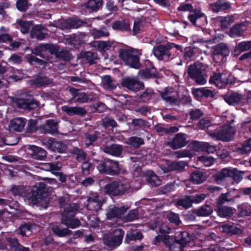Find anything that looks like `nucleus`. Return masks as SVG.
I'll return each mask as SVG.
<instances>
[{"instance_id": "f257e3e1", "label": "nucleus", "mask_w": 251, "mask_h": 251, "mask_svg": "<svg viewBox=\"0 0 251 251\" xmlns=\"http://www.w3.org/2000/svg\"><path fill=\"white\" fill-rule=\"evenodd\" d=\"M181 238L176 240L175 244L171 245L173 242V239L168 235H160L157 236L154 239V243L156 244L162 242L169 246L171 251H182V247L185 246L191 240V237L187 232L180 233Z\"/></svg>"}, {"instance_id": "f03ea898", "label": "nucleus", "mask_w": 251, "mask_h": 251, "mask_svg": "<svg viewBox=\"0 0 251 251\" xmlns=\"http://www.w3.org/2000/svg\"><path fill=\"white\" fill-rule=\"evenodd\" d=\"M130 187L127 180L119 179L106 184L104 186L103 191L105 194L110 196H119L127 192Z\"/></svg>"}, {"instance_id": "7ed1b4c3", "label": "nucleus", "mask_w": 251, "mask_h": 251, "mask_svg": "<svg viewBox=\"0 0 251 251\" xmlns=\"http://www.w3.org/2000/svg\"><path fill=\"white\" fill-rule=\"evenodd\" d=\"M77 204L72 203L66 207L62 214L61 223L68 227L75 228L80 226L79 221L74 218L78 209Z\"/></svg>"}, {"instance_id": "20e7f679", "label": "nucleus", "mask_w": 251, "mask_h": 251, "mask_svg": "<svg viewBox=\"0 0 251 251\" xmlns=\"http://www.w3.org/2000/svg\"><path fill=\"white\" fill-rule=\"evenodd\" d=\"M139 53L131 49H121L119 50V57L123 62L130 67L138 69L140 66Z\"/></svg>"}, {"instance_id": "39448f33", "label": "nucleus", "mask_w": 251, "mask_h": 251, "mask_svg": "<svg viewBox=\"0 0 251 251\" xmlns=\"http://www.w3.org/2000/svg\"><path fill=\"white\" fill-rule=\"evenodd\" d=\"M235 130L234 127L228 125H225L220 129L209 135L213 139L224 141H229L233 138Z\"/></svg>"}, {"instance_id": "423d86ee", "label": "nucleus", "mask_w": 251, "mask_h": 251, "mask_svg": "<svg viewBox=\"0 0 251 251\" xmlns=\"http://www.w3.org/2000/svg\"><path fill=\"white\" fill-rule=\"evenodd\" d=\"M124 234V231L121 229H116L112 234H105L104 244L110 247H117L121 244Z\"/></svg>"}, {"instance_id": "0eeeda50", "label": "nucleus", "mask_w": 251, "mask_h": 251, "mask_svg": "<svg viewBox=\"0 0 251 251\" xmlns=\"http://www.w3.org/2000/svg\"><path fill=\"white\" fill-rule=\"evenodd\" d=\"M39 186H34L31 192L26 196V199L33 204L41 202V196L43 194L46 185L44 182H40Z\"/></svg>"}, {"instance_id": "6e6552de", "label": "nucleus", "mask_w": 251, "mask_h": 251, "mask_svg": "<svg viewBox=\"0 0 251 251\" xmlns=\"http://www.w3.org/2000/svg\"><path fill=\"white\" fill-rule=\"evenodd\" d=\"M103 199L97 193H91L87 199V208L92 211H98L101 208Z\"/></svg>"}, {"instance_id": "1a4fd4ad", "label": "nucleus", "mask_w": 251, "mask_h": 251, "mask_svg": "<svg viewBox=\"0 0 251 251\" xmlns=\"http://www.w3.org/2000/svg\"><path fill=\"white\" fill-rule=\"evenodd\" d=\"M42 143L48 149L60 153L63 152L66 148V145L61 142L56 141L53 138L44 139Z\"/></svg>"}, {"instance_id": "9d476101", "label": "nucleus", "mask_w": 251, "mask_h": 251, "mask_svg": "<svg viewBox=\"0 0 251 251\" xmlns=\"http://www.w3.org/2000/svg\"><path fill=\"white\" fill-rule=\"evenodd\" d=\"M229 51L226 45L220 44L215 46L213 49V59L217 62L222 60L224 56L228 54Z\"/></svg>"}, {"instance_id": "9b49d317", "label": "nucleus", "mask_w": 251, "mask_h": 251, "mask_svg": "<svg viewBox=\"0 0 251 251\" xmlns=\"http://www.w3.org/2000/svg\"><path fill=\"white\" fill-rule=\"evenodd\" d=\"M186 144V135L182 133L177 134L174 138L168 142V145L173 149L182 148Z\"/></svg>"}, {"instance_id": "f8f14e48", "label": "nucleus", "mask_w": 251, "mask_h": 251, "mask_svg": "<svg viewBox=\"0 0 251 251\" xmlns=\"http://www.w3.org/2000/svg\"><path fill=\"white\" fill-rule=\"evenodd\" d=\"M14 102L18 107L25 109H33L37 107L39 105L38 102L36 100L22 98L16 99Z\"/></svg>"}, {"instance_id": "ddd939ff", "label": "nucleus", "mask_w": 251, "mask_h": 251, "mask_svg": "<svg viewBox=\"0 0 251 251\" xmlns=\"http://www.w3.org/2000/svg\"><path fill=\"white\" fill-rule=\"evenodd\" d=\"M122 85L133 91H138L143 86V83L139 81L136 77H127L124 79Z\"/></svg>"}, {"instance_id": "4468645a", "label": "nucleus", "mask_w": 251, "mask_h": 251, "mask_svg": "<svg viewBox=\"0 0 251 251\" xmlns=\"http://www.w3.org/2000/svg\"><path fill=\"white\" fill-rule=\"evenodd\" d=\"M58 123L57 121L53 120H48L46 124L40 127V129L43 132L53 134L58 132Z\"/></svg>"}, {"instance_id": "2eb2a0df", "label": "nucleus", "mask_w": 251, "mask_h": 251, "mask_svg": "<svg viewBox=\"0 0 251 251\" xmlns=\"http://www.w3.org/2000/svg\"><path fill=\"white\" fill-rule=\"evenodd\" d=\"M161 98L166 102L170 103H175L177 97L176 92L173 91L171 88H166L160 93Z\"/></svg>"}, {"instance_id": "dca6fc26", "label": "nucleus", "mask_w": 251, "mask_h": 251, "mask_svg": "<svg viewBox=\"0 0 251 251\" xmlns=\"http://www.w3.org/2000/svg\"><path fill=\"white\" fill-rule=\"evenodd\" d=\"M25 124V120L22 118H18L12 120L9 126L10 131L20 132L24 128Z\"/></svg>"}, {"instance_id": "f3484780", "label": "nucleus", "mask_w": 251, "mask_h": 251, "mask_svg": "<svg viewBox=\"0 0 251 251\" xmlns=\"http://www.w3.org/2000/svg\"><path fill=\"white\" fill-rule=\"evenodd\" d=\"M192 92L193 96L198 99L203 97H212L214 94L213 91H211L206 88H193Z\"/></svg>"}, {"instance_id": "a211bd4d", "label": "nucleus", "mask_w": 251, "mask_h": 251, "mask_svg": "<svg viewBox=\"0 0 251 251\" xmlns=\"http://www.w3.org/2000/svg\"><path fill=\"white\" fill-rule=\"evenodd\" d=\"M227 76L221 74H214L210 79V82L213 83L219 87H222L227 83Z\"/></svg>"}, {"instance_id": "6ab92c4d", "label": "nucleus", "mask_w": 251, "mask_h": 251, "mask_svg": "<svg viewBox=\"0 0 251 251\" xmlns=\"http://www.w3.org/2000/svg\"><path fill=\"white\" fill-rule=\"evenodd\" d=\"M61 109L63 111L70 116L74 115L84 116L86 113L85 110L80 107H70L67 105H64L61 107Z\"/></svg>"}, {"instance_id": "aec40b11", "label": "nucleus", "mask_w": 251, "mask_h": 251, "mask_svg": "<svg viewBox=\"0 0 251 251\" xmlns=\"http://www.w3.org/2000/svg\"><path fill=\"white\" fill-rule=\"evenodd\" d=\"M153 52L154 56L159 60L168 58L170 55L168 48L163 46L153 48Z\"/></svg>"}, {"instance_id": "412c9836", "label": "nucleus", "mask_w": 251, "mask_h": 251, "mask_svg": "<svg viewBox=\"0 0 251 251\" xmlns=\"http://www.w3.org/2000/svg\"><path fill=\"white\" fill-rule=\"evenodd\" d=\"M234 175V169L224 168L218 172L215 176V179L217 183H220L225 178L231 177Z\"/></svg>"}, {"instance_id": "4be33fe9", "label": "nucleus", "mask_w": 251, "mask_h": 251, "mask_svg": "<svg viewBox=\"0 0 251 251\" xmlns=\"http://www.w3.org/2000/svg\"><path fill=\"white\" fill-rule=\"evenodd\" d=\"M204 71V67L201 63H196L189 67L188 73L192 78H194Z\"/></svg>"}, {"instance_id": "5701e85b", "label": "nucleus", "mask_w": 251, "mask_h": 251, "mask_svg": "<svg viewBox=\"0 0 251 251\" xmlns=\"http://www.w3.org/2000/svg\"><path fill=\"white\" fill-rule=\"evenodd\" d=\"M127 209V208L124 206L121 207H114L110 209L107 213V218L109 219L114 218H120Z\"/></svg>"}, {"instance_id": "b1692460", "label": "nucleus", "mask_w": 251, "mask_h": 251, "mask_svg": "<svg viewBox=\"0 0 251 251\" xmlns=\"http://www.w3.org/2000/svg\"><path fill=\"white\" fill-rule=\"evenodd\" d=\"M195 150L196 151H204L207 153H213L216 150V147L211 145L207 143H196L194 144Z\"/></svg>"}, {"instance_id": "393cba45", "label": "nucleus", "mask_w": 251, "mask_h": 251, "mask_svg": "<svg viewBox=\"0 0 251 251\" xmlns=\"http://www.w3.org/2000/svg\"><path fill=\"white\" fill-rule=\"evenodd\" d=\"M219 229L221 232L228 234H240L241 233V230L233 225L225 224L220 226Z\"/></svg>"}, {"instance_id": "a878e982", "label": "nucleus", "mask_w": 251, "mask_h": 251, "mask_svg": "<svg viewBox=\"0 0 251 251\" xmlns=\"http://www.w3.org/2000/svg\"><path fill=\"white\" fill-rule=\"evenodd\" d=\"M234 17L230 15L226 17H217L215 18V22L219 24L223 28H226L234 22Z\"/></svg>"}, {"instance_id": "bb28decb", "label": "nucleus", "mask_w": 251, "mask_h": 251, "mask_svg": "<svg viewBox=\"0 0 251 251\" xmlns=\"http://www.w3.org/2000/svg\"><path fill=\"white\" fill-rule=\"evenodd\" d=\"M224 100L229 104L233 105L242 101L243 100V96L238 93H232L225 96Z\"/></svg>"}, {"instance_id": "cd10ccee", "label": "nucleus", "mask_w": 251, "mask_h": 251, "mask_svg": "<svg viewBox=\"0 0 251 251\" xmlns=\"http://www.w3.org/2000/svg\"><path fill=\"white\" fill-rule=\"evenodd\" d=\"M122 150L123 148L121 146L116 144L105 147L103 149V151L105 153L116 156L120 155Z\"/></svg>"}, {"instance_id": "c85d7f7f", "label": "nucleus", "mask_w": 251, "mask_h": 251, "mask_svg": "<svg viewBox=\"0 0 251 251\" xmlns=\"http://www.w3.org/2000/svg\"><path fill=\"white\" fill-rule=\"evenodd\" d=\"M146 180L152 186H158L161 184V180L151 171H148L146 173Z\"/></svg>"}, {"instance_id": "c756f323", "label": "nucleus", "mask_w": 251, "mask_h": 251, "mask_svg": "<svg viewBox=\"0 0 251 251\" xmlns=\"http://www.w3.org/2000/svg\"><path fill=\"white\" fill-rule=\"evenodd\" d=\"M251 49V41H244L238 44L234 50V55H238L241 52L245 51Z\"/></svg>"}, {"instance_id": "7c9ffc66", "label": "nucleus", "mask_w": 251, "mask_h": 251, "mask_svg": "<svg viewBox=\"0 0 251 251\" xmlns=\"http://www.w3.org/2000/svg\"><path fill=\"white\" fill-rule=\"evenodd\" d=\"M82 25V22L79 20L69 19L65 21L61 26L62 29H68L71 28H76Z\"/></svg>"}, {"instance_id": "2f4dec72", "label": "nucleus", "mask_w": 251, "mask_h": 251, "mask_svg": "<svg viewBox=\"0 0 251 251\" xmlns=\"http://www.w3.org/2000/svg\"><path fill=\"white\" fill-rule=\"evenodd\" d=\"M51 46L50 45L41 44L36 47L32 53L42 57H44V52L46 51L51 52Z\"/></svg>"}, {"instance_id": "473e14b6", "label": "nucleus", "mask_w": 251, "mask_h": 251, "mask_svg": "<svg viewBox=\"0 0 251 251\" xmlns=\"http://www.w3.org/2000/svg\"><path fill=\"white\" fill-rule=\"evenodd\" d=\"M206 176L201 172L196 171L191 176V180L195 184H201L206 179Z\"/></svg>"}, {"instance_id": "72a5a7b5", "label": "nucleus", "mask_w": 251, "mask_h": 251, "mask_svg": "<svg viewBox=\"0 0 251 251\" xmlns=\"http://www.w3.org/2000/svg\"><path fill=\"white\" fill-rule=\"evenodd\" d=\"M112 43L109 41H98L94 43L95 48L100 51H105L110 50Z\"/></svg>"}, {"instance_id": "f704fd0d", "label": "nucleus", "mask_w": 251, "mask_h": 251, "mask_svg": "<svg viewBox=\"0 0 251 251\" xmlns=\"http://www.w3.org/2000/svg\"><path fill=\"white\" fill-rule=\"evenodd\" d=\"M112 28L114 29L121 30H130V24L129 21L126 20L119 21L115 22L112 25Z\"/></svg>"}, {"instance_id": "c9c22d12", "label": "nucleus", "mask_w": 251, "mask_h": 251, "mask_svg": "<svg viewBox=\"0 0 251 251\" xmlns=\"http://www.w3.org/2000/svg\"><path fill=\"white\" fill-rule=\"evenodd\" d=\"M243 24L235 25L230 30L229 35L232 37H236L241 36L245 30L244 28Z\"/></svg>"}, {"instance_id": "e433bc0d", "label": "nucleus", "mask_w": 251, "mask_h": 251, "mask_svg": "<svg viewBox=\"0 0 251 251\" xmlns=\"http://www.w3.org/2000/svg\"><path fill=\"white\" fill-rule=\"evenodd\" d=\"M217 213L218 215L221 217H229L233 214L234 209L230 207L219 206Z\"/></svg>"}, {"instance_id": "4c0bfd02", "label": "nucleus", "mask_w": 251, "mask_h": 251, "mask_svg": "<svg viewBox=\"0 0 251 251\" xmlns=\"http://www.w3.org/2000/svg\"><path fill=\"white\" fill-rule=\"evenodd\" d=\"M108 162H109V165H108V174L114 175L120 172V168L118 162L109 160H108Z\"/></svg>"}, {"instance_id": "58836bf2", "label": "nucleus", "mask_w": 251, "mask_h": 251, "mask_svg": "<svg viewBox=\"0 0 251 251\" xmlns=\"http://www.w3.org/2000/svg\"><path fill=\"white\" fill-rule=\"evenodd\" d=\"M23 77V73L21 71L13 69L11 74L9 75L7 81L8 82L17 81L22 79Z\"/></svg>"}, {"instance_id": "ea45409f", "label": "nucleus", "mask_w": 251, "mask_h": 251, "mask_svg": "<svg viewBox=\"0 0 251 251\" xmlns=\"http://www.w3.org/2000/svg\"><path fill=\"white\" fill-rule=\"evenodd\" d=\"M238 208L239 216L244 217L251 215V206L248 204L245 203L240 205Z\"/></svg>"}, {"instance_id": "a19ab883", "label": "nucleus", "mask_w": 251, "mask_h": 251, "mask_svg": "<svg viewBox=\"0 0 251 251\" xmlns=\"http://www.w3.org/2000/svg\"><path fill=\"white\" fill-rule=\"evenodd\" d=\"M53 232L59 237H63L71 234V231L68 228H59L57 226H53L51 227Z\"/></svg>"}, {"instance_id": "79ce46f5", "label": "nucleus", "mask_w": 251, "mask_h": 251, "mask_svg": "<svg viewBox=\"0 0 251 251\" xmlns=\"http://www.w3.org/2000/svg\"><path fill=\"white\" fill-rule=\"evenodd\" d=\"M236 197H232L229 192L225 194H222L219 196L218 200L217 203L219 206L222 205L226 202H228L233 201Z\"/></svg>"}, {"instance_id": "37998d69", "label": "nucleus", "mask_w": 251, "mask_h": 251, "mask_svg": "<svg viewBox=\"0 0 251 251\" xmlns=\"http://www.w3.org/2000/svg\"><path fill=\"white\" fill-rule=\"evenodd\" d=\"M32 150L34 157L37 159L42 160L46 156V151L40 147L33 146Z\"/></svg>"}, {"instance_id": "c03bdc74", "label": "nucleus", "mask_w": 251, "mask_h": 251, "mask_svg": "<svg viewBox=\"0 0 251 251\" xmlns=\"http://www.w3.org/2000/svg\"><path fill=\"white\" fill-rule=\"evenodd\" d=\"M126 143L128 145L137 148L144 144V140L141 138L131 137L127 140Z\"/></svg>"}, {"instance_id": "a18cd8bd", "label": "nucleus", "mask_w": 251, "mask_h": 251, "mask_svg": "<svg viewBox=\"0 0 251 251\" xmlns=\"http://www.w3.org/2000/svg\"><path fill=\"white\" fill-rule=\"evenodd\" d=\"M103 87L106 89H113L116 87L117 84L112 80L109 76H105L102 79Z\"/></svg>"}, {"instance_id": "49530a36", "label": "nucleus", "mask_w": 251, "mask_h": 251, "mask_svg": "<svg viewBox=\"0 0 251 251\" xmlns=\"http://www.w3.org/2000/svg\"><path fill=\"white\" fill-rule=\"evenodd\" d=\"M26 191V188L22 186H14L11 189L12 193L17 196L25 197Z\"/></svg>"}, {"instance_id": "de8ad7c7", "label": "nucleus", "mask_w": 251, "mask_h": 251, "mask_svg": "<svg viewBox=\"0 0 251 251\" xmlns=\"http://www.w3.org/2000/svg\"><path fill=\"white\" fill-rule=\"evenodd\" d=\"M212 209L209 205H206L201 206L198 209L197 214L199 216H207L212 212Z\"/></svg>"}, {"instance_id": "09e8293b", "label": "nucleus", "mask_w": 251, "mask_h": 251, "mask_svg": "<svg viewBox=\"0 0 251 251\" xmlns=\"http://www.w3.org/2000/svg\"><path fill=\"white\" fill-rule=\"evenodd\" d=\"M102 0H90L87 4V7L90 10L96 11L102 5Z\"/></svg>"}, {"instance_id": "8fccbe9b", "label": "nucleus", "mask_w": 251, "mask_h": 251, "mask_svg": "<svg viewBox=\"0 0 251 251\" xmlns=\"http://www.w3.org/2000/svg\"><path fill=\"white\" fill-rule=\"evenodd\" d=\"M201 18H203L204 20L205 19V18L204 17L203 14L200 11L192 12L189 16V19L190 21L194 25H197V21H198Z\"/></svg>"}, {"instance_id": "3c124183", "label": "nucleus", "mask_w": 251, "mask_h": 251, "mask_svg": "<svg viewBox=\"0 0 251 251\" xmlns=\"http://www.w3.org/2000/svg\"><path fill=\"white\" fill-rule=\"evenodd\" d=\"M30 35L33 38L42 40L45 38L46 34L39 30L38 27H35L32 30Z\"/></svg>"}, {"instance_id": "603ef678", "label": "nucleus", "mask_w": 251, "mask_h": 251, "mask_svg": "<svg viewBox=\"0 0 251 251\" xmlns=\"http://www.w3.org/2000/svg\"><path fill=\"white\" fill-rule=\"evenodd\" d=\"M167 218L170 223L176 225H179L181 223L178 214L172 212H168L166 215Z\"/></svg>"}, {"instance_id": "864d4df0", "label": "nucleus", "mask_w": 251, "mask_h": 251, "mask_svg": "<svg viewBox=\"0 0 251 251\" xmlns=\"http://www.w3.org/2000/svg\"><path fill=\"white\" fill-rule=\"evenodd\" d=\"M142 238V235L139 232L128 231L126 236V241L127 242L130 241L140 240Z\"/></svg>"}, {"instance_id": "5fc2aeb1", "label": "nucleus", "mask_w": 251, "mask_h": 251, "mask_svg": "<svg viewBox=\"0 0 251 251\" xmlns=\"http://www.w3.org/2000/svg\"><path fill=\"white\" fill-rule=\"evenodd\" d=\"M192 201L190 196L180 199L177 202V205L182 206L185 208L190 207L192 205Z\"/></svg>"}, {"instance_id": "6e6d98bb", "label": "nucleus", "mask_w": 251, "mask_h": 251, "mask_svg": "<svg viewBox=\"0 0 251 251\" xmlns=\"http://www.w3.org/2000/svg\"><path fill=\"white\" fill-rule=\"evenodd\" d=\"M138 75L141 78L148 79L155 76L154 71L153 69L151 70H146L140 71L138 73Z\"/></svg>"}, {"instance_id": "4d7b16f0", "label": "nucleus", "mask_w": 251, "mask_h": 251, "mask_svg": "<svg viewBox=\"0 0 251 251\" xmlns=\"http://www.w3.org/2000/svg\"><path fill=\"white\" fill-rule=\"evenodd\" d=\"M50 80L46 77L37 78L35 80L34 84L36 87H42L51 83Z\"/></svg>"}, {"instance_id": "13d9d810", "label": "nucleus", "mask_w": 251, "mask_h": 251, "mask_svg": "<svg viewBox=\"0 0 251 251\" xmlns=\"http://www.w3.org/2000/svg\"><path fill=\"white\" fill-rule=\"evenodd\" d=\"M31 232V226L27 224L21 226L18 229V233L23 236L29 235Z\"/></svg>"}, {"instance_id": "bf43d9fd", "label": "nucleus", "mask_w": 251, "mask_h": 251, "mask_svg": "<svg viewBox=\"0 0 251 251\" xmlns=\"http://www.w3.org/2000/svg\"><path fill=\"white\" fill-rule=\"evenodd\" d=\"M28 61L31 64H38L43 66L44 67L45 66L46 62L40 59L33 56L32 55H28L27 56Z\"/></svg>"}, {"instance_id": "052dcab7", "label": "nucleus", "mask_w": 251, "mask_h": 251, "mask_svg": "<svg viewBox=\"0 0 251 251\" xmlns=\"http://www.w3.org/2000/svg\"><path fill=\"white\" fill-rule=\"evenodd\" d=\"M18 23L22 33L25 34L28 32L30 25L29 22L23 21H18Z\"/></svg>"}, {"instance_id": "680f3d73", "label": "nucleus", "mask_w": 251, "mask_h": 251, "mask_svg": "<svg viewBox=\"0 0 251 251\" xmlns=\"http://www.w3.org/2000/svg\"><path fill=\"white\" fill-rule=\"evenodd\" d=\"M173 162L170 161H163L160 164V167L164 173H166L173 171L171 169L172 167Z\"/></svg>"}, {"instance_id": "e2e57ef3", "label": "nucleus", "mask_w": 251, "mask_h": 251, "mask_svg": "<svg viewBox=\"0 0 251 251\" xmlns=\"http://www.w3.org/2000/svg\"><path fill=\"white\" fill-rule=\"evenodd\" d=\"M198 159L205 166H210L214 163V158L211 156H201L199 157Z\"/></svg>"}, {"instance_id": "0e129e2a", "label": "nucleus", "mask_w": 251, "mask_h": 251, "mask_svg": "<svg viewBox=\"0 0 251 251\" xmlns=\"http://www.w3.org/2000/svg\"><path fill=\"white\" fill-rule=\"evenodd\" d=\"M91 33L95 38H99L103 36H107L108 32L105 29L96 30L93 29Z\"/></svg>"}, {"instance_id": "69168bd1", "label": "nucleus", "mask_w": 251, "mask_h": 251, "mask_svg": "<svg viewBox=\"0 0 251 251\" xmlns=\"http://www.w3.org/2000/svg\"><path fill=\"white\" fill-rule=\"evenodd\" d=\"M240 151L242 153H248L251 151V138L245 142Z\"/></svg>"}, {"instance_id": "338daca9", "label": "nucleus", "mask_w": 251, "mask_h": 251, "mask_svg": "<svg viewBox=\"0 0 251 251\" xmlns=\"http://www.w3.org/2000/svg\"><path fill=\"white\" fill-rule=\"evenodd\" d=\"M211 125L210 121L206 118L201 119L198 124V127L201 129H205Z\"/></svg>"}, {"instance_id": "774afa93", "label": "nucleus", "mask_w": 251, "mask_h": 251, "mask_svg": "<svg viewBox=\"0 0 251 251\" xmlns=\"http://www.w3.org/2000/svg\"><path fill=\"white\" fill-rule=\"evenodd\" d=\"M16 6L19 10L25 11L27 9L28 4L25 0H19L17 2Z\"/></svg>"}]
</instances>
